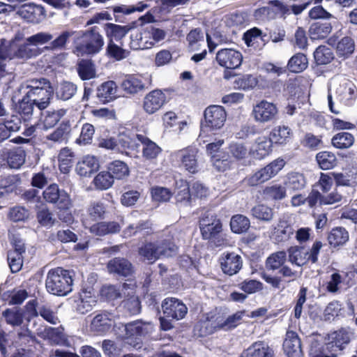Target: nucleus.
<instances>
[{
	"instance_id": "obj_10",
	"label": "nucleus",
	"mask_w": 357,
	"mask_h": 357,
	"mask_svg": "<svg viewBox=\"0 0 357 357\" xmlns=\"http://www.w3.org/2000/svg\"><path fill=\"white\" fill-rule=\"evenodd\" d=\"M199 229L202 237L205 240L215 238L222 234V225L214 213L207 211L204 213L199 220Z\"/></svg>"
},
{
	"instance_id": "obj_47",
	"label": "nucleus",
	"mask_w": 357,
	"mask_h": 357,
	"mask_svg": "<svg viewBox=\"0 0 357 357\" xmlns=\"http://www.w3.org/2000/svg\"><path fill=\"white\" fill-rule=\"evenodd\" d=\"M317 161L322 169H331L337 164L335 153L330 151H321L316 155Z\"/></svg>"
},
{
	"instance_id": "obj_9",
	"label": "nucleus",
	"mask_w": 357,
	"mask_h": 357,
	"mask_svg": "<svg viewBox=\"0 0 357 357\" xmlns=\"http://www.w3.org/2000/svg\"><path fill=\"white\" fill-rule=\"evenodd\" d=\"M353 336V332L344 328L328 333L325 337L326 350L336 354L337 351H342L349 344Z\"/></svg>"
},
{
	"instance_id": "obj_61",
	"label": "nucleus",
	"mask_w": 357,
	"mask_h": 357,
	"mask_svg": "<svg viewBox=\"0 0 357 357\" xmlns=\"http://www.w3.org/2000/svg\"><path fill=\"white\" fill-rule=\"evenodd\" d=\"M126 26H121L112 23H107L105 25V31L107 37L115 39H121L124 37L128 31Z\"/></svg>"
},
{
	"instance_id": "obj_13",
	"label": "nucleus",
	"mask_w": 357,
	"mask_h": 357,
	"mask_svg": "<svg viewBox=\"0 0 357 357\" xmlns=\"http://www.w3.org/2000/svg\"><path fill=\"white\" fill-rule=\"evenodd\" d=\"M222 272L229 276L238 273L243 266L242 257L235 252H224L219 258Z\"/></svg>"
},
{
	"instance_id": "obj_20",
	"label": "nucleus",
	"mask_w": 357,
	"mask_h": 357,
	"mask_svg": "<svg viewBox=\"0 0 357 357\" xmlns=\"http://www.w3.org/2000/svg\"><path fill=\"white\" fill-rule=\"evenodd\" d=\"M243 312H238L231 316H229L227 319L222 324L212 326L211 322L208 320L202 321L201 323L202 326L205 328L204 331H202V335H206L214 333L217 329L223 328L225 330L235 328L239 324L242 319Z\"/></svg>"
},
{
	"instance_id": "obj_41",
	"label": "nucleus",
	"mask_w": 357,
	"mask_h": 357,
	"mask_svg": "<svg viewBox=\"0 0 357 357\" xmlns=\"http://www.w3.org/2000/svg\"><path fill=\"white\" fill-rule=\"evenodd\" d=\"M284 183L287 190L296 191L303 189L306 181L302 174L290 172L286 176Z\"/></svg>"
},
{
	"instance_id": "obj_58",
	"label": "nucleus",
	"mask_w": 357,
	"mask_h": 357,
	"mask_svg": "<svg viewBox=\"0 0 357 357\" xmlns=\"http://www.w3.org/2000/svg\"><path fill=\"white\" fill-rule=\"evenodd\" d=\"M314 57L317 64L329 63L334 58L332 50L326 46L318 47L314 52Z\"/></svg>"
},
{
	"instance_id": "obj_5",
	"label": "nucleus",
	"mask_w": 357,
	"mask_h": 357,
	"mask_svg": "<svg viewBox=\"0 0 357 357\" xmlns=\"http://www.w3.org/2000/svg\"><path fill=\"white\" fill-rule=\"evenodd\" d=\"M73 279L69 272L61 268L51 269L47 275L45 287L48 292L66 296L72 291Z\"/></svg>"
},
{
	"instance_id": "obj_52",
	"label": "nucleus",
	"mask_w": 357,
	"mask_h": 357,
	"mask_svg": "<svg viewBox=\"0 0 357 357\" xmlns=\"http://www.w3.org/2000/svg\"><path fill=\"white\" fill-rule=\"evenodd\" d=\"M307 64L306 56L302 53H298L289 59L287 66L291 72L300 73L307 67Z\"/></svg>"
},
{
	"instance_id": "obj_48",
	"label": "nucleus",
	"mask_w": 357,
	"mask_h": 357,
	"mask_svg": "<svg viewBox=\"0 0 357 357\" xmlns=\"http://www.w3.org/2000/svg\"><path fill=\"white\" fill-rule=\"evenodd\" d=\"M74 153L71 149L63 148L59 154V169L61 172L66 174L70 171L73 164Z\"/></svg>"
},
{
	"instance_id": "obj_12",
	"label": "nucleus",
	"mask_w": 357,
	"mask_h": 357,
	"mask_svg": "<svg viewBox=\"0 0 357 357\" xmlns=\"http://www.w3.org/2000/svg\"><path fill=\"white\" fill-rule=\"evenodd\" d=\"M278 114V109L275 104L263 100L253 106L252 116L255 121L264 123L275 120Z\"/></svg>"
},
{
	"instance_id": "obj_25",
	"label": "nucleus",
	"mask_w": 357,
	"mask_h": 357,
	"mask_svg": "<svg viewBox=\"0 0 357 357\" xmlns=\"http://www.w3.org/2000/svg\"><path fill=\"white\" fill-rule=\"evenodd\" d=\"M70 131L68 123H62L56 129L44 135L45 143L52 146L56 144L66 143Z\"/></svg>"
},
{
	"instance_id": "obj_6",
	"label": "nucleus",
	"mask_w": 357,
	"mask_h": 357,
	"mask_svg": "<svg viewBox=\"0 0 357 357\" xmlns=\"http://www.w3.org/2000/svg\"><path fill=\"white\" fill-rule=\"evenodd\" d=\"M198 153L199 151L197 148L188 146L174 151L171 157L174 161L178 163L180 167L191 174H195L199 170Z\"/></svg>"
},
{
	"instance_id": "obj_43",
	"label": "nucleus",
	"mask_w": 357,
	"mask_h": 357,
	"mask_svg": "<svg viewBox=\"0 0 357 357\" xmlns=\"http://www.w3.org/2000/svg\"><path fill=\"white\" fill-rule=\"evenodd\" d=\"M77 33L73 30H65L61 32L55 39L50 41V46L47 48L51 50H65L70 38Z\"/></svg>"
},
{
	"instance_id": "obj_54",
	"label": "nucleus",
	"mask_w": 357,
	"mask_h": 357,
	"mask_svg": "<svg viewBox=\"0 0 357 357\" xmlns=\"http://www.w3.org/2000/svg\"><path fill=\"white\" fill-rule=\"evenodd\" d=\"M123 90L129 94H135L144 89L142 80L135 77H129L123 81L121 84Z\"/></svg>"
},
{
	"instance_id": "obj_38",
	"label": "nucleus",
	"mask_w": 357,
	"mask_h": 357,
	"mask_svg": "<svg viewBox=\"0 0 357 357\" xmlns=\"http://www.w3.org/2000/svg\"><path fill=\"white\" fill-rule=\"evenodd\" d=\"M26 153L22 147L7 149V165L13 169H19L25 162Z\"/></svg>"
},
{
	"instance_id": "obj_62",
	"label": "nucleus",
	"mask_w": 357,
	"mask_h": 357,
	"mask_svg": "<svg viewBox=\"0 0 357 357\" xmlns=\"http://www.w3.org/2000/svg\"><path fill=\"white\" fill-rule=\"evenodd\" d=\"M310 357H337V354L333 351H328L326 345L322 346L318 341H312L310 349Z\"/></svg>"
},
{
	"instance_id": "obj_30",
	"label": "nucleus",
	"mask_w": 357,
	"mask_h": 357,
	"mask_svg": "<svg viewBox=\"0 0 357 357\" xmlns=\"http://www.w3.org/2000/svg\"><path fill=\"white\" fill-rule=\"evenodd\" d=\"M99 168V162L97 158L93 155H86L79 161L76 165V172L81 176H88L97 171Z\"/></svg>"
},
{
	"instance_id": "obj_60",
	"label": "nucleus",
	"mask_w": 357,
	"mask_h": 357,
	"mask_svg": "<svg viewBox=\"0 0 357 357\" xmlns=\"http://www.w3.org/2000/svg\"><path fill=\"white\" fill-rule=\"evenodd\" d=\"M287 254L284 251H280L272 254L266 261V267L268 270H276L280 268L285 262Z\"/></svg>"
},
{
	"instance_id": "obj_21",
	"label": "nucleus",
	"mask_w": 357,
	"mask_h": 357,
	"mask_svg": "<svg viewBox=\"0 0 357 357\" xmlns=\"http://www.w3.org/2000/svg\"><path fill=\"white\" fill-rule=\"evenodd\" d=\"M114 317L113 313L107 311L97 314L91 322V330L99 334L106 333L114 324Z\"/></svg>"
},
{
	"instance_id": "obj_26",
	"label": "nucleus",
	"mask_w": 357,
	"mask_h": 357,
	"mask_svg": "<svg viewBox=\"0 0 357 357\" xmlns=\"http://www.w3.org/2000/svg\"><path fill=\"white\" fill-rule=\"evenodd\" d=\"M293 226L286 215L280 218L276 225L273 226L271 234L278 241H287L294 234Z\"/></svg>"
},
{
	"instance_id": "obj_7",
	"label": "nucleus",
	"mask_w": 357,
	"mask_h": 357,
	"mask_svg": "<svg viewBox=\"0 0 357 357\" xmlns=\"http://www.w3.org/2000/svg\"><path fill=\"white\" fill-rule=\"evenodd\" d=\"M284 165L283 159L278 158L247 177L245 181L250 186L264 183L276 176Z\"/></svg>"
},
{
	"instance_id": "obj_31",
	"label": "nucleus",
	"mask_w": 357,
	"mask_h": 357,
	"mask_svg": "<svg viewBox=\"0 0 357 357\" xmlns=\"http://www.w3.org/2000/svg\"><path fill=\"white\" fill-rule=\"evenodd\" d=\"M273 351L266 343L258 342L244 351L241 357H273Z\"/></svg>"
},
{
	"instance_id": "obj_64",
	"label": "nucleus",
	"mask_w": 357,
	"mask_h": 357,
	"mask_svg": "<svg viewBox=\"0 0 357 357\" xmlns=\"http://www.w3.org/2000/svg\"><path fill=\"white\" fill-rule=\"evenodd\" d=\"M228 149L231 156L237 160L245 159L248 153L246 146L239 142H231Z\"/></svg>"
},
{
	"instance_id": "obj_45",
	"label": "nucleus",
	"mask_w": 357,
	"mask_h": 357,
	"mask_svg": "<svg viewBox=\"0 0 357 357\" xmlns=\"http://www.w3.org/2000/svg\"><path fill=\"white\" fill-rule=\"evenodd\" d=\"M108 170L113 179H123L130 173L128 166L121 160H114L109 163Z\"/></svg>"
},
{
	"instance_id": "obj_42",
	"label": "nucleus",
	"mask_w": 357,
	"mask_h": 357,
	"mask_svg": "<svg viewBox=\"0 0 357 357\" xmlns=\"http://www.w3.org/2000/svg\"><path fill=\"white\" fill-rule=\"evenodd\" d=\"M120 225L115 222H98L90 227V231L97 236H105L109 234H114L119 231Z\"/></svg>"
},
{
	"instance_id": "obj_32",
	"label": "nucleus",
	"mask_w": 357,
	"mask_h": 357,
	"mask_svg": "<svg viewBox=\"0 0 357 357\" xmlns=\"http://www.w3.org/2000/svg\"><path fill=\"white\" fill-rule=\"evenodd\" d=\"M153 232L152 224L149 220H140L136 224H130L123 231L125 238L131 237L138 234L149 235Z\"/></svg>"
},
{
	"instance_id": "obj_15",
	"label": "nucleus",
	"mask_w": 357,
	"mask_h": 357,
	"mask_svg": "<svg viewBox=\"0 0 357 357\" xmlns=\"http://www.w3.org/2000/svg\"><path fill=\"white\" fill-rule=\"evenodd\" d=\"M218 64L225 68H238L243 61L241 53L234 49H222L216 54Z\"/></svg>"
},
{
	"instance_id": "obj_4",
	"label": "nucleus",
	"mask_w": 357,
	"mask_h": 357,
	"mask_svg": "<svg viewBox=\"0 0 357 357\" xmlns=\"http://www.w3.org/2000/svg\"><path fill=\"white\" fill-rule=\"evenodd\" d=\"M26 88L29 89L26 92V96L40 110H43L49 106L53 95V89L47 79H31L28 81Z\"/></svg>"
},
{
	"instance_id": "obj_46",
	"label": "nucleus",
	"mask_w": 357,
	"mask_h": 357,
	"mask_svg": "<svg viewBox=\"0 0 357 357\" xmlns=\"http://www.w3.org/2000/svg\"><path fill=\"white\" fill-rule=\"evenodd\" d=\"M332 26L329 23H314L311 25L309 33L312 40L325 38L331 33Z\"/></svg>"
},
{
	"instance_id": "obj_59",
	"label": "nucleus",
	"mask_w": 357,
	"mask_h": 357,
	"mask_svg": "<svg viewBox=\"0 0 357 357\" xmlns=\"http://www.w3.org/2000/svg\"><path fill=\"white\" fill-rule=\"evenodd\" d=\"M93 183L98 190H107L114 183V179L109 172H101L96 176Z\"/></svg>"
},
{
	"instance_id": "obj_44",
	"label": "nucleus",
	"mask_w": 357,
	"mask_h": 357,
	"mask_svg": "<svg viewBox=\"0 0 357 357\" xmlns=\"http://www.w3.org/2000/svg\"><path fill=\"white\" fill-rule=\"evenodd\" d=\"M355 139L352 134L341 132L335 135L331 140L332 144L337 149H345L353 146Z\"/></svg>"
},
{
	"instance_id": "obj_22",
	"label": "nucleus",
	"mask_w": 357,
	"mask_h": 357,
	"mask_svg": "<svg viewBox=\"0 0 357 357\" xmlns=\"http://www.w3.org/2000/svg\"><path fill=\"white\" fill-rule=\"evenodd\" d=\"M107 268L109 273L122 277L131 276L134 273L133 266L125 258L116 257L111 259Z\"/></svg>"
},
{
	"instance_id": "obj_55",
	"label": "nucleus",
	"mask_w": 357,
	"mask_h": 357,
	"mask_svg": "<svg viewBox=\"0 0 357 357\" xmlns=\"http://www.w3.org/2000/svg\"><path fill=\"white\" fill-rule=\"evenodd\" d=\"M106 53L109 57L116 61L123 60L127 58L130 54V52L128 50L115 44L112 40H110L107 44Z\"/></svg>"
},
{
	"instance_id": "obj_57",
	"label": "nucleus",
	"mask_w": 357,
	"mask_h": 357,
	"mask_svg": "<svg viewBox=\"0 0 357 357\" xmlns=\"http://www.w3.org/2000/svg\"><path fill=\"white\" fill-rule=\"evenodd\" d=\"M31 45L26 41L17 47L14 45V59H28L38 54V50L32 48Z\"/></svg>"
},
{
	"instance_id": "obj_14",
	"label": "nucleus",
	"mask_w": 357,
	"mask_h": 357,
	"mask_svg": "<svg viewBox=\"0 0 357 357\" xmlns=\"http://www.w3.org/2000/svg\"><path fill=\"white\" fill-rule=\"evenodd\" d=\"M164 314L176 320L184 318L188 312V307L180 300L176 298H167L162 303Z\"/></svg>"
},
{
	"instance_id": "obj_53",
	"label": "nucleus",
	"mask_w": 357,
	"mask_h": 357,
	"mask_svg": "<svg viewBox=\"0 0 357 357\" xmlns=\"http://www.w3.org/2000/svg\"><path fill=\"white\" fill-rule=\"evenodd\" d=\"M251 213L255 218L264 222L271 221L274 216L273 208L265 204H258L254 206L251 210Z\"/></svg>"
},
{
	"instance_id": "obj_29",
	"label": "nucleus",
	"mask_w": 357,
	"mask_h": 357,
	"mask_svg": "<svg viewBox=\"0 0 357 357\" xmlns=\"http://www.w3.org/2000/svg\"><path fill=\"white\" fill-rule=\"evenodd\" d=\"M292 131L287 126H278L274 127L269 135V139L273 144L284 146L291 139Z\"/></svg>"
},
{
	"instance_id": "obj_8",
	"label": "nucleus",
	"mask_w": 357,
	"mask_h": 357,
	"mask_svg": "<svg viewBox=\"0 0 357 357\" xmlns=\"http://www.w3.org/2000/svg\"><path fill=\"white\" fill-rule=\"evenodd\" d=\"M227 114L223 107L211 105L204 111V121L202 124V132L220 129L225 124Z\"/></svg>"
},
{
	"instance_id": "obj_37",
	"label": "nucleus",
	"mask_w": 357,
	"mask_h": 357,
	"mask_svg": "<svg viewBox=\"0 0 357 357\" xmlns=\"http://www.w3.org/2000/svg\"><path fill=\"white\" fill-rule=\"evenodd\" d=\"M76 310L80 314L90 312L97 303L96 297L89 291H83L76 301Z\"/></svg>"
},
{
	"instance_id": "obj_51",
	"label": "nucleus",
	"mask_w": 357,
	"mask_h": 357,
	"mask_svg": "<svg viewBox=\"0 0 357 357\" xmlns=\"http://www.w3.org/2000/svg\"><path fill=\"white\" fill-rule=\"evenodd\" d=\"M137 135H130L126 132L119 134L117 139V150L123 152L126 149H135L137 148Z\"/></svg>"
},
{
	"instance_id": "obj_24",
	"label": "nucleus",
	"mask_w": 357,
	"mask_h": 357,
	"mask_svg": "<svg viewBox=\"0 0 357 357\" xmlns=\"http://www.w3.org/2000/svg\"><path fill=\"white\" fill-rule=\"evenodd\" d=\"M273 143L269 137L261 135L256 138L252 145L250 153L253 158L261 160L268 155L272 151Z\"/></svg>"
},
{
	"instance_id": "obj_18",
	"label": "nucleus",
	"mask_w": 357,
	"mask_h": 357,
	"mask_svg": "<svg viewBox=\"0 0 357 357\" xmlns=\"http://www.w3.org/2000/svg\"><path fill=\"white\" fill-rule=\"evenodd\" d=\"M130 47L134 50L150 49L153 46L147 26L132 32Z\"/></svg>"
},
{
	"instance_id": "obj_16",
	"label": "nucleus",
	"mask_w": 357,
	"mask_h": 357,
	"mask_svg": "<svg viewBox=\"0 0 357 357\" xmlns=\"http://www.w3.org/2000/svg\"><path fill=\"white\" fill-rule=\"evenodd\" d=\"M166 102V96L160 89H155L144 98L143 109L146 113L153 114L158 111Z\"/></svg>"
},
{
	"instance_id": "obj_49",
	"label": "nucleus",
	"mask_w": 357,
	"mask_h": 357,
	"mask_svg": "<svg viewBox=\"0 0 357 357\" xmlns=\"http://www.w3.org/2000/svg\"><path fill=\"white\" fill-rule=\"evenodd\" d=\"M77 86L70 82H62L60 83L56 91L57 98L68 100L70 99L77 92Z\"/></svg>"
},
{
	"instance_id": "obj_39",
	"label": "nucleus",
	"mask_w": 357,
	"mask_h": 357,
	"mask_svg": "<svg viewBox=\"0 0 357 357\" xmlns=\"http://www.w3.org/2000/svg\"><path fill=\"white\" fill-rule=\"evenodd\" d=\"M289 261L298 266H303L310 261L307 250L303 247L294 246L288 250Z\"/></svg>"
},
{
	"instance_id": "obj_17",
	"label": "nucleus",
	"mask_w": 357,
	"mask_h": 357,
	"mask_svg": "<svg viewBox=\"0 0 357 357\" xmlns=\"http://www.w3.org/2000/svg\"><path fill=\"white\" fill-rule=\"evenodd\" d=\"M17 14L29 22L38 24L45 17V10L42 6L35 3L22 5Z\"/></svg>"
},
{
	"instance_id": "obj_28",
	"label": "nucleus",
	"mask_w": 357,
	"mask_h": 357,
	"mask_svg": "<svg viewBox=\"0 0 357 357\" xmlns=\"http://www.w3.org/2000/svg\"><path fill=\"white\" fill-rule=\"evenodd\" d=\"M137 140L140 142L143 146L142 156L149 160L155 159L159 154L161 153V148L154 142L149 139L143 135H137Z\"/></svg>"
},
{
	"instance_id": "obj_11",
	"label": "nucleus",
	"mask_w": 357,
	"mask_h": 357,
	"mask_svg": "<svg viewBox=\"0 0 357 357\" xmlns=\"http://www.w3.org/2000/svg\"><path fill=\"white\" fill-rule=\"evenodd\" d=\"M44 199L49 203L54 204L59 209H68L72 203L68 194L60 190L56 184H51L43 193Z\"/></svg>"
},
{
	"instance_id": "obj_35",
	"label": "nucleus",
	"mask_w": 357,
	"mask_h": 357,
	"mask_svg": "<svg viewBox=\"0 0 357 357\" xmlns=\"http://www.w3.org/2000/svg\"><path fill=\"white\" fill-rule=\"evenodd\" d=\"M44 338H47L52 344L68 346L69 342L62 328H45L43 332Z\"/></svg>"
},
{
	"instance_id": "obj_27",
	"label": "nucleus",
	"mask_w": 357,
	"mask_h": 357,
	"mask_svg": "<svg viewBox=\"0 0 357 357\" xmlns=\"http://www.w3.org/2000/svg\"><path fill=\"white\" fill-rule=\"evenodd\" d=\"M328 43L331 46H335L338 55L342 56H348L351 54L355 50V43L352 38L344 36L337 42L335 36L330 38Z\"/></svg>"
},
{
	"instance_id": "obj_1",
	"label": "nucleus",
	"mask_w": 357,
	"mask_h": 357,
	"mask_svg": "<svg viewBox=\"0 0 357 357\" xmlns=\"http://www.w3.org/2000/svg\"><path fill=\"white\" fill-rule=\"evenodd\" d=\"M114 330L116 337L125 344L139 349L142 340L154 331V325L151 321L137 319L126 324H116Z\"/></svg>"
},
{
	"instance_id": "obj_33",
	"label": "nucleus",
	"mask_w": 357,
	"mask_h": 357,
	"mask_svg": "<svg viewBox=\"0 0 357 357\" xmlns=\"http://www.w3.org/2000/svg\"><path fill=\"white\" fill-rule=\"evenodd\" d=\"M97 97L104 102H108L117 97V86L114 81L103 82L97 89Z\"/></svg>"
},
{
	"instance_id": "obj_19",
	"label": "nucleus",
	"mask_w": 357,
	"mask_h": 357,
	"mask_svg": "<svg viewBox=\"0 0 357 357\" xmlns=\"http://www.w3.org/2000/svg\"><path fill=\"white\" fill-rule=\"evenodd\" d=\"M357 92L354 84L343 79L335 89V97L342 104L350 105L356 98Z\"/></svg>"
},
{
	"instance_id": "obj_40",
	"label": "nucleus",
	"mask_w": 357,
	"mask_h": 357,
	"mask_svg": "<svg viewBox=\"0 0 357 357\" xmlns=\"http://www.w3.org/2000/svg\"><path fill=\"white\" fill-rule=\"evenodd\" d=\"M66 110L63 109H49L41 113L43 116V128L48 130L53 128L60 119L66 114Z\"/></svg>"
},
{
	"instance_id": "obj_56",
	"label": "nucleus",
	"mask_w": 357,
	"mask_h": 357,
	"mask_svg": "<svg viewBox=\"0 0 357 357\" xmlns=\"http://www.w3.org/2000/svg\"><path fill=\"white\" fill-rule=\"evenodd\" d=\"M77 70L82 80H87L96 77L94 65L88 60H82L77 65Z\"/></svg>"
},
{
	"instance_id": "obj_23",
	"label": "nucleus",
	"mask_w": 357,
	"mask_h": 357,
	"mask_svg": "<svg viewBox=\"0 0 357 357\" xmlns=\"http://www.w3.org/2000/svg\"><path fill=\"white\" fill-rule=\"evenodd\" d=\"M283 349L288 357H303L301 342L294 331H287L283 342Z\"/></svg>"
},
{
	"instance_id": "obj_63",
	"label": "nucleus",
	"mask_w": 357,
	"mask_h": 357,
	"mask_svg": "<svg viewBox=\"0 0 357 357\" xmlns=\"http://www.w3.org/2000/svg\"><path fill=\"white\" fill-rule=\"evenodd\" d=\"M35 103L31 99H23L19 103L18 111L24 121H29L32 119Z\"/></svg>"
},
{
	"instance_id": "obj_36",
	"label": "nucleus",
	"mask_w": 357,
	"mask_h": 357,
	"mask_svg": "<svg viewBox=\"0 0 357 357\" xmlns=\"http://www.w3.org/2000/svg\"><path fill=\"white\" fill-rule=\"evenodd\" d=\"M349 239V232L343 227H337L332 229L328 235V243L333 248L344 245Z\"/></svg>"
},
{
	"instance_id": "obj_34",
	"label": "nucleus",
	"mask_w": 357,
	"mask_h": 357,
	"mask_svg": "<svg viewBox=\"0 0 357 357\" xmlns=\"http://www.w3.org/2000/svg\"><path fill=\"white\" fill-rule=\"evenodd\" d=\"M176 205L178 207L188 206L191 203L190 190L188 182L180 181L176 183V190L175 192Z\"/></svg>"
},
{
	"instance_id": "obj_2",
	"label": "nucleus",
	"mask_w": 357,
	"mask_h": 357,
	"mask_svg": "<svg viewBox=\"0 0 357 357\" xmlns=\"http://www.w3.org/2000/svg\"><path fill=\"white\" fill-rule=\"evenodd\" d=\"M104 45L105 40L100 29L95 26L77 33L73 53L77 56H93L102 51Z\"/></svg>"
},
{
	"instance_id": "obj_3",
	"label": "nucleus",
	"mask_w": 357,
	"mask_h": 357,
	"mask_svg": "<svg viewBox=\"0 0 357 357\" xmlns=\"http://www.w3.org/2000/svg\"><path fill=\"white\" fill-rule=\"evenodd\" d=\"M178 247L171 236L161 238L156 242H146L139 248L138 253L145 260L153 263L160 258L172 257L176 255Z\"/></svg>"
},
{
	"instance_id": "obj_50",
	"label": "nucleus",
	"mask_w": 357,
	"mask_h": 357,
	"mask_svg": "<svg viewBox=\"0 0 357 357\" xmlns=\"http://www.w3.org/2000/svg\"><path fill=\"white\" fill-rule=\"evenodd\" d=\"M250 226L249 219L243 215H234L230 221V227L233 232L241 234L248 230Z\"/></svg>"
}]
</instances>
